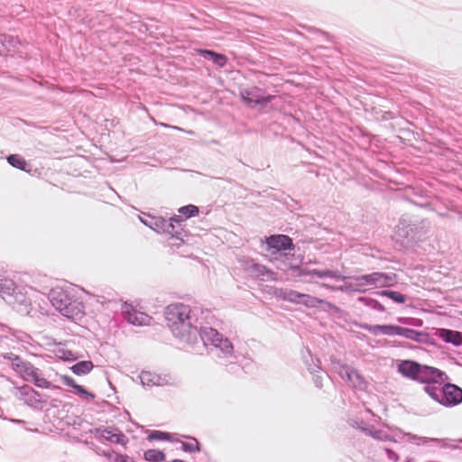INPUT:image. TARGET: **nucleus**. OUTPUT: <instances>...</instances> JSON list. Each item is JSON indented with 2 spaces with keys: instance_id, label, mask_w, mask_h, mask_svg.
<instances>
[{
  "instance_id": "50",
  "label": "nucleus",
  "mask_w": 462,
  "mask_h": 462,
  "mask_svg": "<svg viewBox=\"0 0 462 462\" xmlns=\"http://www.w3.org/2000/svg\"><path fill=\"white\" fill-rule=\"evenodd\" d=\"M329 278L335 279L337 281H344L346 279V276H342L339 271H330Z\"/></svg>"
},
{
  "instance_id": "25",
  "label": "nucleus",
  "mask_w": 462,
  "mask_h": 462,
  "mask_svg": "<svg viewBox=\"0 0 462 462\" xmlns=\"http://www.w3.org/2000/svg\"><path fill=\"white\" fill-rule=\"evenodd\" d=\"M275 295L283 300L298 304L300 292L288 288H281L276 291Z\"/></svg>"
},
{
  "instance_id": "42",
  "label": "nucleus",
  "mask_w": 462,
  "mask_h": 462,
  "mask_svg": "<svg viewBox=\"0 0 462 462\" xmlns=\"http://www.w3.org/2000/svg\"><path fill=\"white\" fill-rule=\"evenodd\" d=\"M74 392L76 394H78L79 396L83 397V398H90V399L95 398V395L92 393L88 392L87 389H85L82 385H79V384H77L74 387Z\"/></svg>"
},
{
  "instance_id": "12",
  "label": "nucleus",
  "mask_w": 462,
  "mask_h": 462,
  "mask_svg": "<svg viewBox=\"0 0 462 462\" xmlns=\"http://www.w3.org/2000/svg\"><path fill=\"white\" fill-rule=\"evenodd\" d=\"M265 243L268 249H273L276 252L294 249L293 240L287 235H271L265 238Z\"/></svg>"
},
{
  "instance_id": "13",
  "label": "nucleus",
  "mask_w": 462,
  "mask_h": 462,
  "mask_svg": "<svg viewBox=\"0 0 462 462\" xmlns=\"http://www.w3.org/2000/svg\"><path fill=\"white\" fill-rule=\"evenodd\" d=\"M97 437L104 439L114 444H120L125 446L129 439L128 438L117 428L107 427L104 429H97Z\"/></svg>"
},
{
  "instance_id": "46",
  "label": "nucleus",
  "mask_w": 462,
  "mask_h": 462,
  "mask_svg": "<svg viewBox=\"0 0 462 462\" xmlns=\"http://www.w3.org/2000/svg\"><path fill=\"white\" fill-rule=\"evenodd\" d=\"M60 379H61V382H62L65 385H67V386H69V387H71V388H73V389H74V387L78 384V383L75 382V380H74L72 377L69 376V375H61V376H60Z\"/></svg>"
},
{
  "instance_id": "21",
  "label": "nucleus",
  "mask_w": 462,
  "mask_h": 462,
  "mask_svg": "<svg viewBox=\"0 0 462 462\" xmlns=\"http://www.w3.org/2000/svg\"><path fill=\"white\" fill-rule=\"evenodd\" d=\"M359 328L374 334L377 335L378 333L387 336H392L393 331V324H383V325H370L367 323L359 324Z\"/></svg>"
},
{
  "instance_id": "11",
  "label": "nucleus",
  "mask_w": 462,
  "mask_h": 462,
  "mask_svg": "<svg viewBox=\"0 0 462 462\" xmlns=\"http://www.w3.org/2000/svg\"><path fill=\"white\" fill-rule=\"evenodd\" d=\"M122 316L130 324L134 326L147 325L151 317L134 309L132 305L125 303L122 307Z\"/></svg>"
},
{
  "instance_id": "24",
  "label": "nucleus",
  "mask_w": 462,
  "mask_h": 462,
  "mask_svg": "<svg viewBox=\"0 0 462 462\" xmlns=\"http://www.w3.org/2000/svg\"><path fill=\"white\" fill-rule=\"evenodd\" d=\"M362 432L367 436L372 437L374 439L390 442H398V439L394 436L390 435L381 430H373L369 428H362Z\"/></svg>"
},
{
  "instance_id": "32",
  "label": "nucleus",
  "mask_w": 462,
  "mask_h": 462,
  "mask_svg": "<svg viewBox=\"0 0 462 462\" xmlns=\"http://www.w3.org/2000/svg\"><path fill=\"white\" fill-rule=\"evenodd\" d=\"M178 212L180 214V216L183 219V222L190 217H196L199 213V209L197 206L189 204L183 207H180L178 209Z\"/></svg>"
},
{
  "instance_id": "7",
  "label": "nucleus",
  "mask_w": 462,
  "mask_h": 462,
  "mask_svg": "<svg viewBox=\"0 0 462 462\" xmlns=\"http://www.w3.org/2000/svg\"><path fill=\"white\" fill-rule=\"evenodd\" d=\"M240 96L250 107H255L257 105L265 106L273 98V95L266 94L263 88L254 86L241 89Z\"/></svg>"
},
{
  "instance_id": "18",
  "label": "nucleus",
  "mask_w": 462,
  "mask_h": 462,
  "mask_svg": "<svg viewBox=\"0 0 462 462\" xmlns=\"http://www.w3.org/2000/svg\"><path fill=\"white\" fill-rule=\"evenodd\" d=\"M198 53L204 59L212 61L216 66L224 68L228 60L227 57L222 53L216 52L212 50L199 49Z\"/></svg>"
},
{
  "instance_id": "51",
  "label": "nucleus",
  "mask_w": 462,
  "mask_h": 462,
  "mask_svg": "<svg viewBox=\"0 0 462 462\" xmlns=\"http://www.w3.org/2000/svg\"><path fill=\"white\" fill-rule=\"evenodd\" d=\"M397 321L403 325L411 326L412 317H399Z\"/></svg>"
},
{
  "instance_id": "55",
  "label": "nucleus",
  "mask_w": 462,
  "mask_h": 462,
  "mask_svg": "<svg viewBox=\"0 0 462 462\" xmlns=\"http://www.w3.org/2000/svg\"><path fill=\"white\" fill-rule=\"evenodd\" d=\"M420 207H423V208H430L431 210H434V208H432L431 204L430 203H423V204H420Z\"/></svg>"
},
{
  "instance_id": "29",
  "label": "nucleus",
  "mask_w": 462,
  "mask_h": 462,
  "mask_svg": "<svg viewBox=\"0 0 462 462\" xmlns=\"http://www.w3.org/2000/svg\"><path fill=\"white\" fill-rule=\"evenodd\" d=\"M278 262L277 268L282 271L290 270V263H295L300 262L298 258H295L294 254H280V257L276 258Z\"/></svg>"
},
{
  "instance_id": "48",
  "label": "nucleus",
  "mask_w": 462,
  "mask_h": 462,
  "mask_svg": "<svg viewBox=\"0 0 462 462\" xmlns=\"http://www.w3.org/2000/svg\"><path fill=\"white\" fill-rule=\"evenodd\" d=\"M312 374H313L312 381H313L315 386L317 388H319V389L322 388V386H323V383H322L323 382V377H322V375L317 374L316 373Z\"/></svg>"
},
{
  "instance_id": "28",
  "label": "nucleus",
  "mask_w": 462,
  "mask_h": 462,
  "mask_svg": "<svg viewBox=\"0 0 462 462\" xmlns=\"http://www.w3.org/2000/svg\"><path fill=\"white\" fill-rule=\"evenodd\" d=\"M374 294L383 296V297H387L388 299L392 300L394 303H398V304H403L407 300L406 295H404L399 291H391V290L376 291H374Z\"/></svg>"
},
{
  "instance_id": "54",
  "label": "nucleus",
  "mask_w": 462,
  "mask_h": 462,
  "mask_svg": "<svg viewBox=\"0 0 462 462\" xmlns=\"http://www.w3.org/2000/svg\"><path fill=\"white\" fill-rule=\"evenodd\" d=\"M438 215L442 217H450L447 211H438Z\"/></svg>"
},
{
  "instance_id": "34",
  "label": "nucleus",
  "mask_w": 462,
  "mask_h": 462,
  "mask_svg": "<svg viewBox=\"0 0 462 462\" xmlns=\"http://www.w3.org/2000/svg\"><path fill=\"white\" fill-rule=\"evenodd\" d=\"M299 300H300L298 301V304H302L309 308H316L320 303L323 302L322 300H320L317 297L310 296L309 294H305V293H300V297Z\"/></svg>"
},
{
  "instance_id": "17",
  "label": "nucleus",
  "mask_w": 462,
  "mask_h": 462,
  "mask_svg": "<svg viewBox=\"0 0 462 462\" xmlns=\"http://www.w3.org/2000/svg\"><path fill=\"white\" fill-rule=\"evenodd\" d=\"M349 279L353 282L348 286H346V290H350L353 291L364 292L365 286L373 285L372 273L357 275L349 277Z\"/></svg>"
},
{
  "instance_id": "26",
  "label": "nucleus",
  "mask_w": 462,
  "mask_h": 462,
  "mask_svg": "<svg viewBox=\"0 0 462 462\" xmlns=\"http://www.w3.org/2000/svg\"><path fill=\"white\" fill-rule=\"evenodd\" d=\"M94 368V364L90 360H83L74 364L70 370L73 374L79 376L89 374Z\"/></svg>"
},
{
  "instance_id": "47",
  "label": "nucleus",
  "mask_w": 462,
  "mask_h": 462,
  "mask_svg": "<svg viewBox=\"0 0 462 462\" xmlns=\"http://www.w3.org/2000/svg\"><path fill=\"white\" fill-rule=\"evenodd\" d=\"M330 271L331 270H317V269H312V273L313 275L322 279V278H327L328 277L329 278V275H330Z\"/></svg>"
},
{
  "instance_id": "2",
  "label": "nucleus",
  "mask_w": 462,
  "mask_h": 462,
  "mask_svg": "<svg viewBox=\"0 0 462 462\" xmlns=\"http://www.w3.org/2000/svg\"><path fill=\"white\" fill-rule=\"evenodd\" d=\"M51 305L64 317L80 320L85 314V306L70 287H55L48 293Z\"/></svg>"
},
{
  "instance_id": "35",
  "label": "nucleus",
  "mask_w": 462,
  "mask_h": 462,
  "mask_svg": "<svg viewBox=\"0 0 462 462\" xmlns=\"http://www.w3.org/2000/svg\"><path fill=\"white\" fill-rule=\"evenodd\" d=\"M300 262H297L295 263H290V270L292 272V275L295 276V277H304V276H308V275H313L312 273V270L307 268V267H302L300 265Z\"/></svg>"
},
{
  "instance_id": "56",
  "label": "nucleus",
  "mask_w": 462,
  "mask_h": 462,
  "mask_svg": "<svg viewBox=\"0 0 462 462\" xmlns=\"http://www.w3.org/2000/svg\"><path fill=\"white\" fill-rule=\"evenodd\" d=\"M13 421L18 424L24 423V421L22 420H13Z\"/></svg>"
},
{
  "instance_id": "9",
  "label": "nucleus",
  "mask_w": 462,
  "mask_h": 462,
  "mask_svg": "<svg viewBox=\"0 0 462 462\" xmlns=\"http://www.w3.org/2000/svg\"><path fill=\"white\" fill-rule=\"evenodd\" d=\"M392 336H400L417 343L433 344V338L430 335L424 331H418L412 328L393 325Z\"/></svg>"
},
{
  "instance_id": "22",
  "label": "nucleus",
  "mask_w": 462,
  "mask_h": 462,
  "mask_svg": "<svg viewBox=\"0 0 462 462\" xmlns=\"http://www.w3.org/2000/svg\"><path fill=\"white\" fill-rule=\"evenodd\" d=\"M0 53L5 51H14L17 45L20 44V41L17 37L10 34H0Z\"/></svg>"
},
{
  "instance_id": "52",
  "label": "nucleus",
  "mask_w": 462,
  "mask_h": 462,
  "mask_svg": "<svg viewBox=\"0 0 462 462\" xmlns=\"http://www.w3.org/2000/svg\"><path fill=\"white\" fill-rule=\"evenodd\" d=\"M102 455L107 457L111 462H114L115 455H119V453H116L114 450H106L103 451Z\"/></svg>"
},
{
  "instance_id": "44",
  "label": "nucleus",
  "mask_w": 462,
  "mask_h": 462,
  "mask_svg": "<svg viewBox=\"0 0 462 462\" xmlns=\"http://www.w3.org/2000/svg\"><path fill=\"white\" fill-rule=\"evenodd\" d=\"M29 366L31 369L26 366L25 371L23 372V374L32 377L33 379V382H35V377H39V372L38 369L35 368L31 363H29Z\"/></svg>"
},
{
  "instance_id": "8",
  "label": "nucleus",
  "mask_w": 462,
  "mask_h": 462,
  "mask_svg": "<svg viewBox=\"0 0 462 462\" xmlns=\"http://www.w3.org/2000/svg\"><path fill=\"white\" fill-rule=\"evenodd\" d=\"M333 365L342 379L351 383L354 387L364 390L366 383L357 370L340 361L333 362Z\"/></svg>"
},
{
  "instance_id": "39",
  "label": "nucleus",
  "mask_w": 462,
  "mask_h": 462,
  "mask_svg": "<svg viewBox=\"0 0 462 462\" xmlns=\"http://www.w3.org/2000/svg\"><path fill=\"white\" fill-rule=\"evenodd\" d=\"M189 439H191L190 442H184V441H180V444H181V449L184 451V452H188V453H193L195 451H199V442L197 440V439L195 438H190L189 437Z\"/></svg>"
},
{
  "instance_id": "15",
  "label": "nucleus",
  "mask_w": 462,
  "mask_h": 462,
  "mask_svg": "<svg viewBox=\"0 0 462 462\" xmlns=\"http://www.w3.org/2000/svg\"><path fill=\"white\" fill-rule=\"evenodd\" d=\"M373 285L377 288L393 286L397 282V275L394 273H372Z\"/></svg>"
},
{
  "instance_id": "43",
  "label": "nucleus",
  "mask_w": 462,
  "mask_h": 462,
  "mask_svg": "<svg viewBox=\"0 0 462 462\" xmlns=\"http://www.w3.org/2000/svg\"><path fill=\"white\" fill-rule=\"evenodd\" d=\"M34 384H35L37 387L44 388V389H50V388H57V389H60V387H59V386L52 385L51 382H49V381H48V380H46L45 378H41V377H35Z\"/></svg>"
},
{
  "instance_id": "49",
  "label": "nucleus",
  "mask_w": 462,
  "mask_h": 462,
  "mask_svg": "<svg viewBox=\"0 0 462 462\" xmlns=\"http://www.w3.org/2000/svg\"><path fill=\"white\" fill-rule=\"evenodd\" d=\"M348 424H349L351 427H353V428H356V429L360 430L361 431H362V428H364V427L362 426L363 421H362V420H357V419H350V420H348Z\"/></svg>"
},
{
  "instance_id": "3",
  "label": "nucleus",
  "mask_w": 462,
  "mask_h": 462,
  "mask_svg": "<svg viewBox=\"0 0 462 462\" xmlns=\"http://www.w3.org/2000/svg\"><path fill=\"white\" fill-rule=\"evenodd\" d=\"M218 323L219 320L215 325L201 327L199 344L201 343L217 358L233 363L236 359L233 343L217 330L216 327Z\"/></svg>"
},
{
  "instance_id": "23",
  "label": "nucleus",
  "mask_w": 462,
  "mask_h": 462,
  "mask_svg": "<svg viewBox=\"0 0 462 462\" xmlns=\"http://www.w3.org/2000/svg\"><path fill=\"white\" fill-rule=\"evenodd\" d=\"M17 290L14 282L8 278H0V296L6 300Z\"/></svg>"
},
{
  "instance_id": "31",
  "label": "nucleus",
  "mask_w": 462,
  "mask_h": 462,
  "mask_svg": "<svg viewBox=\"0 0 462 462\" xmlns=\"http://www.w3.org/2000/svg\"><path fill=\"white\" fill-rule=\"evenodd\" d=\"M359 302L364 304L366 307H369L372 310H377L379 312H384L385 308L383 304H381L377 300L366 297V296H361L357 299Z\"/></svg>"
},
{
  "instance_id": "20",
  "label": "nucleus",
  "mask_w": 462,
  "mask_h": 462,
  "mask_svg": "<svg viewBox=\"0 0 462 462\" xmlns=\"http://www.w3.org/2000/svg\"><path fill=\"white\" fill-rule=\"evenodd\" d=\"M246 269L252 273V275L263 279L264 277L269 278L273 272H271L264 265L255 263L254 260L246 263Z\"/></svg>"
},
{
  "instance_id": "37",
  "label": "nucleus",
  "mask_w": 462,
  "mask_h": 462,
  "mask_svg": "<svg viewBox=\"0 0 462 462\" xmlns=\"http://www.w3.org/2000/svg\"><path fill=\"white\" fill-rule=\"evenodd\" d=\"M7 162L14 168L25 170L26 161L19 154H10L6 157Z\"/></svg>"
},
{
  "instance_id": "40",
  "label": "nucleus",
  "mask_w": 462,
  "mask_h": 462,
  "mask_svg": "<svg viewBox=\"0 0 462 462\" xmlns=\"http://www.w3.org/2000/svg\"><path fill=\"white\" fill-rule=\"evenodd\" d=\"M148 440H166L172 441L171 436L169 432H164L161 430H152L148 437Z\"/></svg>"
},
{
  "instance_id": "10",
  "label": "nucleus",
  "mask_w": 462,
  "mask_h": 462,
  "mask_svg": "<svg viewBox=\"0 0 462 462\" xmlns=\"http://www.w3.org/2000/svg\"><path fill=\"white\" fill-rule=\"evenodd\" d=\"M14 395L28 406L33 408H39L42 402L40 399V393L28 384L14 387Z\"/></svg>"
},
{
  "instance_id": "58",
  "label": "nucleus",
  "mask_w": 462,
  "mask_h": 462,
  "mask_svg": "<svg viewBox=\"0 0 462 462\" xmlns=\"http://www.w3.org/2000/svg\"><path fill=\"white\" fill-rule=\"evenodd\" d=\"M338 289H339L340 291H344V287H342V286H341V287H339Z\"/></svg>"
},
{
  "instance_id": "14",
  "label": "nucleus",
  "mask_w": 462,
  "mask_h": 462,
  "mask_svg": "<svg viewBox=\"0 0 462 462\" xmlns=\"http://www.w3.org/2000/svg\"><path fill=\"white\" fill-rule=\"evenodd\" d=\"M417 229L416 224L402 218L396 227V236L405 239L407 243H412L415 241Z\"/></svg>"
},
{
  "instance_id": "6",
  "label": "nucleus",
  "mask_w": 462,
  "mask_h": 462,
  "mask_svg": "<svg viewBox=\"0 0 462 462\" xmlns=\"http://www.w3.org/2000/svg\"><path fill=\"white\" fill-rule=\"evenodd\" d=\"M448 380L424 385V392L435 402L447 408L462 403V388Z\"/></svg>"
},
{
  "instance_id": "5",
  "label": "nucleus",
  "mask_w": 462,
  "mask_h": 462,
  "mask_svg": "<svg viewBox=\"0 0 462 462\" xmlns=\"http://www.w3.org/2000/svg\"><path fill=\"white\" fill-rule=\"evenodd\" d=\"M398 372L404 377L425 385L448 380L447 374L438 368L423 365L413 360H402L398 365Z\"/></svg>"
},
{
  "instance_id": "4",
  "label": "nucleus",
  "mask_w": 462,
  "mask_h": 462,
  "mask_svg": "<svg viewBox=\"0 0 462 462\" xmlns=\"http://www.w3.org/2000/svg\"><path fill=\"white\" fill-rule=\"evenodd\" d=\"M141 222L157 233L168 234L171 239H176L178 244H171L179 246L184 243V237L188 236L189 232L183 228V219L180 216H173L165 219L160 216L144 214L140 217Z\"/></svg>"
},
{
  "instance_id": "41",
  "label": "nucleus",
  "mask_w": 462,
  "mask_h": 462,
  "mask_svg": "<svg viewBox=\"0 0 462 462\" xmlns=\"http://www.w3.org/2000/svg\"><path fill=\"white\" fill-rule=\"evenodd\" d=\"M57 356L65 361H75L77 359L76 355L72 351L63 348L57 350Z\"/></svg>"
},
{
  "instance_id": "33",
  "label": "nucleus",
  "mask_w": 462,
  "mask_h": 462,
  "mask_svg": "<svg viewBox=\"0 0 462 462\" xmlns=\"http://www.w3.org/2000/svg\"><path fill=\"white\" fill-rule=\"evenodd\" d=\"M141 382L143 385L153 386L161 384V377L150 372H142L140 374Z\"/></svg>"
},
{
  "instance_id": "19",
  "label": "nucleus",
  "mask_w": 462,
  "mask_h": 462,
  "mask_svg": "<svg viewBox=\"0 0 462 462\" xmlns=\"http://www.w3.org/2000/svg\"><path fill=\"white\" fill-rule=\"evenodd\" d=\"M3 356L5 360L10 363L13 369L19 374H23V372L25 371L26 366L31 369L29 362L23 361L18 355L9 352L5 353Z\"/></svg>"
},
{
  "instance_id": "36",
  "label": "nucleus",
  "mask_w": 462,
  "mask_h": 462,
  "mask_svg": "<svg viewBox=\"0 0 462 462\" xmlns=\"http://www.w3.org/2000/svg\"><path fill=\"white\" fill-rule=\"evenodd\" d=\"M143 457L148 462H162L165 460V454L159 449H148L144 452Z\"/></svg>"
},
{
  "instance_id": "1",
  "label": "nucleus",
  "mask_w": 462,
  "mask_h": 462,
  "mask_svg": "<svg viewBox=\"0 0 462 462\" xmlns=\"http://www.w3.org/2000/svg\"><path fill=\"white\" fill-rule=\"evenodd\" d=\"M164 315L172 335L191 346L199 344L202 326L217 322L210 310L180 302L167 306Z\"/></svg>"
},
{
  "instance_id": "57",
  "label": "nucleus",
  "mask_w": 462,
  "mask_h": 462,
  "mask_svg": "<svg viewBox=\"0 0 462 462\" xmlns=\"http://www.w3.org/2000/svg\"><path fill=\"white\" fill-rule=\"evenodd\" d=\"M457 213L462 217V214L460 211H457Z\"/></svg>"
},
{
  "instance_id": "53",
  "label": "nucleus",
  "mask_w": 462,
  "mask_h": 462,
  "mask_svg": "<svg viewBox=\"0 0 462 462\" xmlns=\"http://www.w3.org/2000/svg\"><path fill=\"white\" fill-rule=\"evenodd\" d=\"M423 325V320L421 319H418V318H412V321H411V326L412 327H422Z\"/></svg>"
},
{
  "instance_id": "27",
  "label": "nucleus",
  "mask_w": 462,
  "mask_h": 462,
  "mask_svg": "<svg viewBox=\"0 0 462 462\" xmlns=\"http://www.w3.org/2000/svg\"><path fill=\"white\" fill-rule=\"evenodd\" d=\"M394 437L399 440L405 439L408 442H415L417 440L421 441L423 444L428 443L430 440L431 441H439L438 439H429L426 437H420L418 435L412 434V433H404L400 429H397V433L394 435Z\"/></svg>"
},
{
  "instance_id": "30",
  "label": "nucleus",
  "mask_w": 462,
  "mask_h": 462,
  "mask_svg": "<svg viewBox=\"0 0 462 462\" xmlns=\"http://www.w3.org/2000/svg\"><path fill=\"white\" fill-rule=\"evenodd\" d=\"M5 301L9 304H19L21 306H24L25 309L31 305L30 299H28L18 287L14 293H13L12 296H9Z\"/></svg>"
},
{
  "instance_id": "38",
  "label": "nucleus",
  "mask_w": 462,
  "mask_h": 462,
  "mask_svg": "<svg viewBox=\"0 0 462 462\" xmlns=\"http://www.w3.org/2000/svg\"><path fill=\"white\" fill-rule=\"evenodd\" d=\"M309 354V359L305 357V364L307 365V368L310 374H315L319 372L321 370L320 367V361L319 358H314L310 351H308Z\"/></svg>"
},
{
  "instance_id": "45",
  "label": "nucleus",
  "mask_w": 462,
  "mask_h": 462,
  "mask_svg": "<svg viewBox=\"0 0 462 462\" xmlns=\"http://www.w3.org/2000/svg\"><path fill=\"white\" fill-rule=\"evenodd\" d=\"M384 451H385L387 458L389 460H392L393 462H398L400 460L399 455L395 451H393V449H391L389 448H385Z\"/></svg>"
},
{
  "instance_id": "16",
  "label": "nucleus",
  "mask_w": 462,
  "mask_h": 462,
  "mask_svg": "<svg viewBox=\"0 0 462 462\" xmlns=\"http://www.w3.org/2000/svg\"><path fill=\"white\" fill-rule=\"evenodd\" d=\"M435 335L441 338L445 343L451 344L455 346L462 345V333L460 331L448 328H437Z\"/></svg>"
}]
</instances>
